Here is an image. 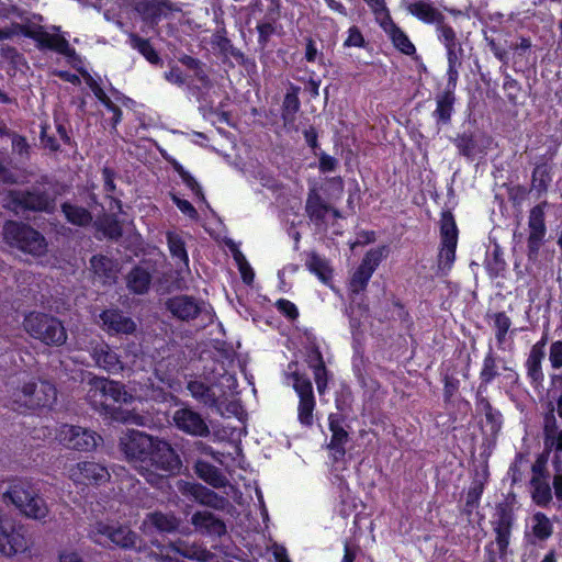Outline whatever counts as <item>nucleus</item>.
<instances>
[{
  "label": "nucleus",
  "mask_w": 562,
  "mask_h": 562,
  "mask_svg": "<svg viewBox=\"0 0 562 562\" xmlns=\"http://www.w3.org/2000/svg\"><path fill=\"white\" fill-rule=\"evenodd\" d=\"M236 382L235 378L229 374H222L218 379L207 382L202 380H191L187 384L190 395L199 403L206 407L221 411V405L227 400L225 386L231 387Z\"/></svg>",
  "instance_id": "nucleus-8"
},
{
  "label": "nucleus",
  "mask_w": 562,
  "mask_h": 562,
  "mask_svg": "<svg viewBox=\"0 0 562 562\" xmlns=\"http://www.w3.org/2000/svg\"><path fill=\"white\" fill-rule=\"evenodd\" d=\"M549 206L548 201H542L529 210L528 214V239L527 250L528 258L536 259L539 255L541 246L546 241L547 225L546 210Z\"/></svg>",
  "instance_id": "nucleus-14"
},
{
  "label": "nucleus",
  "mask_w": 562,
  "mask_h": 562,
  "mask_svg": "<svg viewBox=\"0 0 562 562\" xmlns=\"http://www.w3.org/2000/svg\"><path fill=\"white\" fill-rule=\"evenodd\" d=\"M211 44L213 47L217 48L224 57H227V49L232 48V42L226 36L224 29L216 31L212 35Z\"/></svg>",
  "instance_id": "nucleus-60"
},
{
  "label": "nucleus",
  "mask_w": 562,
  "mask_h": 562,
  "mask_svg": "<svg viewBox=\"0 0 562 562\" xmlns=\"http://www.w3.org/2000/svg\"><path fill=\"white\" fill-rule=\"evenodd\" d=\"M90 539L100 544L108 546L114 543L123 549L136 548L138 536L136 532L125 526L106 525L98 522L89 531Z\"/></svg>",
  "instance_id": "nucleus-13"
},
{
  "label": "nucleus",
  "mask_w": 562,
  "mask_h": 562,
  "mask_svg": "<svg viewBox=\"0 0 562 562\" xmlns=\"http://www.w3.org/2000/svg\"><path fill=\"white\" fill-rule=\"evenodd\" d=\"M404 5L412 15L426 24L435 25L443 16V13L428 0H405Z\"/></svg>",
  "instance_id": "nucleus-32"
},
{
  "label": "nucleus",
  "mask_w": 562,
  "mask_h": 562,
  "mask_svg": "<svg viewBox=\"0 0 562 562\" xmlns=\"http://www.w3.org/2000/svg\"><path fill=\"white\" fill-rule=\"evenodd\" d=\"M130 45L136 49L139 54H142L148 63L156 66L162 65V59L157 53V50L153 47L149 40L140 37L136 33L128 34Z\"/></svg>",
  "instance_id": "nucleus-42"
},
{
  "label": "nucleus",
  "mask_w": 562,
  "mask_h": 562,
  "mask_svg": "<svg viewBox=\"0 0 562 562\" xmlns=\"http://www.w3.org/2000/svg\"><path fill=\"white\" fill-rule=\"evenodd\" d=\"M157 437L140 430L130 429L120 438V450L125 459L139 472Z\"/></svg>",
  "instance_id": "nucleus-11"
},
{
  "label": "nucleus",
  "mask_w": 562,
  "mask_h": 562,
  "mask_svg": "<svg viewBox=\"0 0 562 562\" xmlns=\"http://www.w3.org/2000/svg\"><path fill=\"white\" fill-rule=\"evenodd\" d=\"M4 503L13 504L25 517L45 521L49 515V508L38 490L26 479H15L9 483L3 492Z\"/></svg>",
  "instance_id": "nucleus-5"
},
{
  "label": "nucleus",
  "mask_w": 562,
  "mask_h": 562,
  "mask_svg": "<svg viewBox=\"0 0 562 562\" xmlns=\"http://www.w3.org/2000/svg\"><path fill=\"white\" fill-rule=\"evenodd\" d=\"M165 306L177 319L190 322L201 314L203 302L191 295L180 294L169 297Z\"/></svg>",
  "instance_id": "nucleus-22"
},
{
  "label": "nucleus",
  "mask_w": 562,
  "mask_h": 562,
  "mask_svg": "<svg viewBox=\"0 0 562 562\" xmlns=\"http://www.w3.org/2000/svg\"><path fill=\"white\" fill-rule=\"evenodd\" d=\"M89 385L87 398L95 411L115 422L127 423L130 420L128 412L113 406L130 404L134 400L123 383L106 378H93Z\"/></svg>",
  "instance_id": "nucleus-3"
},
{
  "label": "nucleus",
  "mask_w": 562,
  "mask_h": 562,
  "mask_svg": "<svg viewBox=\"0 0 562 562\" xmlns=\"http://www.w3.org/2000/svg\"><path fill=\"white\" fill-rule=\"evenodd\" d=\"M157 547H160V544ZM161 548H168L186 559L198 562H213L216 558L215 554L209 551L203 544L199 542L190 543L182 539L169 541L168 544L161 546Z\"/></svg>",
  "instance_id": "nucleus-26"
},
{
  "label": "nucleus",
  "mask_w": 562,
  "mask_h": 562,
  "mask_svg": "<svg viewBox=\"0 0 562 562\" xmlns=\"http://www.w3.org/2000/svg\"><path fill=\"white\" fill-rule=\"evenodd\" d=\"M173 170L180 176L186 186L202 201H205L204 193L198 181L173 158H166Z\"/></svg>",
  "instance_id": "nucleus-49"
},
{
  "label": "nucleus",
  "mask_w": 562,
  "mask_h": 562,
  "mask_svg": "<svg viewBox=\"0 0 562 562\" xmlns=\"http://www.w3.org/2000/svg\"><path fill=\"white\" fill-rule=\"evenodd\" d=\"M91 269L102 283H112L116 279L117 266L102 255H95L90 259Z\"/></svg>",
  "instance_id": "nucleus-37"
},
{
  "label": "nucleus",
  "mask_w": 562,
  "mask_h": 562,
  "mask_svg": "<svg viewBox=\"0 0 562 562\" xmlns=\"http://www.w3.org/2000/svg\"><path fill=\"white\" fill-rule=\"evenodd\" d=\"M487 477V471H484L483 474H476L473 479L469 491L467 493L465 504L463 508V513L468 516H471L473 510L479 506L482 493L485 487Z\"/></svg>",
  "instance_id": "nucleus-40"
},
{
  "label": "nucleus",
  "mask_w": 562,
  "mask_h": 562,
  "mask_svg": "<svg viewBox=\"0 0 562 562\" xmlns=\"http://www.w3.org/2000/svg\"><path fill=\"white\" fill-rule=\"evenodd\" d=\"M514 520L515 517L512 505L507 502L498 503L491 521L495 533V542H491L486 546L488 562H496L495 552L493 551L494 544L497 547L501 558L507 554Z\"/></svg>",
  "instance_id": "nucleus-10"
},
{
  "label": "nucleus",
  "mask_w": 562,
  "mask_h": 562,
  "mask_svg": "<svg viewBox=\"0 0 562 562\" xmlns=\"http://www.w3.org/2000/svg\"><path fill=\"white\" fill-rule=\"evenodd\" d=\"M485 391H476L475 406L476 411L484 414L486 423L491 426L492 432H497L502 427V414L495 409L488 398L484 396Z\"/></svg>",
  "instance_id": "nucleus-36"
},
{
  "label": "nucleus",
  "mask_w": 562,
  "mask_h": 562,
  "mask_svg": "<svg viewBox=\"0 0 562 562\" xmlns=\"http://www.w3.org/2000/svg\"><path fill=\"white\" fill-rule=\"evenodd\" d=\"M25 37L35 41L37 48L41 50H53L68 58H74L76 56V50L70 47L68 41L64 36L50 34L41 25L31 26L30 31L25 33Z\"/></svg>",
  "instance_id": "nucleus-18"
},
{
  "label": "nucleus",
  "mask_w": 562,
  "mask_h": 562,
  "mask_svg": "<svg viewBox=\"0 0 562 562\" xmlns=\"http://www.w3.org/2000/svg\"><path fill=\"white\" fill-rule=\"evenodd\" d=\"M532 533L539 540H547L553 532L550 519L543 513H536L532 516Z\"/></svg>",
  "instance_id": "nucleus-50"
},
{
  "label": "nucleus",
  "mask_w": 562,
  "mask_h": 562,
  "mask_svg": "<svg viewBox=\"0 0 562 562\" xmlns=\"http://www.w3.org/2000/svg\"><path fill=\"white\" fill-rule=\"evenodd\" d=\"M345 47H364L366 40L358 26L353 25L348 30V36L344 42Z\"/></svg>",
  "instance_id": "nucleus-62"
},
{
  "label": "nucleus",
  "mask_w": 562,
  "mask_h": 562,
  "mask_svg": "<svg viewBox=\"0 0 562 562\" xmlns=\"http://www.w3.org/2000/svg\"><path fill=\"white\" fill-rule=\"evenodd\" d=\"M31 546L23 526H15L10 520L0 518V553L4 557H13L25 552Z\"/></svg>",
  "instance_id": "nucleus-15"
},
{
  "label": "nucleus",
  "mask_w": 562,
  "mask_h": 562,
  "mask_svg": "<svg viewBox=\"0 0 562 562\" xmlns=\"http://www.w3.org/2000/svg\"><path fill=\"white\" fill-rule=\"evenodd\" d=\"M498 369L496 363V356L493 352V349L490 348V351L484 357L482 369L480 372V380L481 383L477 387V391H486L487 385L496 378L498 376Z\"/></svg>",
  "instance_id": "nucleus-46"
},
{
  "label": "nucleus",
  "mask_w": 562,
  "mask_h": 562,
  "mask_svg": "<svg viewBox=\"0 0 562 562\" xmlns=\"http://www.w3.org/2000/svg\"><path fill=\"white\" fill-rule=\"evenodd\" d=\"M543 439L544 446L548 447V439L559 434L561 429L558 427V420L554 415L553 403L548 404V412L543 415Z\"/></svg>",
  "instance_id": "nucleus-53"
},
{
  "label": "nucleus",
  "mask_w": 562,
  "mask_h": 562,
  "mask_svg": "<svg viewBox=\"0 0 562 562\" xmlns=\"http://www.w3.org/2000/svg\"><path fill=\"white\" fill-rule=\"evenodd\" d=\"M183 521L172 512L155 510L148 513L143 521L146 529H154L160 533H188V528H182Z\"/></svg>",
  "instance_id": "nucleus-23"
},
{
  "label": "nucleus",
  "mask_w": 562,
  "mask_h": 562,
  "mask_svg": "<svg viewBox=\"0 0 562 562\" xmlns=\"http://www.w3.org/2000/svg\"><path fill=\"white\" fill-rule=\"evenodd\" d=\"M445 47L448 60V82L457 83L459 78V68L462 65L463 48L460 42Z\"/></svg>",
  "instance_id": "nucleus-44"
},
{
  "label": "nucleus",
  "mask_w": 562,
  "mask_h": 562,
  "mask_svg": "<svg viewBox=\"0 0 562 562\" xmlns=\"http://www.w3.org/2000/svg\"><path fill=\"white\" fill-rule=\"evenodd\" d=\"M344 417L338 414H330L328 416L329 430L331 431L328 448L333 452L335 461L344 459L346 454L345 446L349 441V435L344 428Z\"/></svg>",
  "instance_id": "nucleus-28"
},
{
  "label": "nucleus",
  "mask_w": 562,
  "mask_h": 562,
  "mask_svg": "<svg viewBox=\"0 0 562 562\" xmlns=\"http://www.w3.org/2000/svg\"><path fill=\"white\" fill-rule=\"evenodd\" d=\"M57 438L68 449L78 451L93 450L100 437L92 430L75 425H63L58 430Z\"/></svg>",
  "instance_id": "nucleus-16"
},
{
  "label": "nucleus",
  "mask_w": 562,
  "mask_h": 562,
  "mask_svg": "<svg viewBox=\"0 0 562 562\" xmlns=\"http://www.w3.org/2000/svg\"><path fill=\"white\" fill-rule=\"evenodd\" d=\"M551 166L548 162H539L532 170L531 188L535 189L539 195L547 193L552 181Z\"/></svg>",
  "instance_id": "nucleus-45"
},
{
  "label": "nucleus",
  "mask_w": 562,
  "mask_h": 562,
  "mask_svg": "<svg viewBox=\"0 0 562 562\" xmlns=\"http://www.w3.org/2000/svg\"><path fill=\"white\" fill-rule=\"evenodd\" d=\"M440 239L441 247L438 254V270L442 274H447L456 260V248L458 244V228L453 214L450 211L441 213Z\"/></svg>",
  "instance_id": "nucleus-12"
},
{
  "label": "nucleus",
  "mask_w": 562,
  "mask_h": 562,
  "mask_svg": "<svg viewBox=\"0 0 562 562\" xmlns=\"http://www.w3.org/2000/svg\"><path fill=\"white\" fill-rule=\"evenodd\" d=\"M7 393L8 407L21 414L50 409L57 402L56 386L36 378L13 380L8 384Z\"/></svg>",
  "instance_id": "nucleus-1"
},
{
  "label": "nucleus",
  "mask_w": 562,
  "mask_h": 562,
  "mask_svg": "<svg viewBox=\"0 0 562 562\" xmlns=\"http://www.w3.org/2000/svg\"><path fill=\"white\" fill-rule=\"evenodd\" d=\"M23 327L32 338L46 346L59 347L67 341V330L63 322L50 314L31 312L24 317Z\"/></svg>",
  "instance_id": "nucleus-6"
},
{
  "label": "nucleus",
  "mask_w": 562,
  "mask_h": 562,
  "mask_svg": "<svg viewBox=\"0 0 562 562\" xmlns=\"http://www.w3.org/2000/svg\"><path fill=\"white\" fill-rule=\"evenodd\" d=\"M187 69L193 71V77L205 89L212 88L213 83L207 72V66L201 59L183 54L178 58Z\"/></svg>",
  "instance_id": "nucleus-38"
},
{
  "label": "nucleus",
  "mask_w": 562,
  "mask_h": 562,
  "mask_svg": "<svg viewBox=\"0 0 562 562\" xmlns=\"http://www.w3.org/2000/svg\"><path fill=\"white\" fill-rule=\"evenodd\" d=\"M167 243L170 250V254L173 258L179 259L182 261L186 266L189 263L188 254L184 247V241L182 238L172 232L167 233Z\"/></svg>",
  "instance_id": "nucleus-52"
},
{
  "label": "nucleus",
  "mask_w": 562,
  "mask_h": 562,
  "mask_svg": "<svg viewBox=\"0 0 562 562\" xmlns=\"http://www.w3.org/2000/svg\"><path fill=\"white\" fill-rule=\"evenodd\" d=\"M91 357L99 368L109 373H119L124 369L120 356L105 342H99L93 346Z\"/></svg>",
  "instance_id": "nucleus-30"
},
{
  "label": "nucleus",
  "mask_w": 562,
  "mask_h": 562,
  "mask_svg": "<svg viewBox=\"0 0 562 562\" xmlns=\"http://www.w3.org/2000/svg\"><path fill=\"white\" fill-rule=\"evenodd\" d=\"M506 268V262L502 257L499 248L496 246L492 256L486 260V270L493 278L498 277Z\"/></svg>",
  "instance_id": "nucleus-58"
},
{
  "label": "nucleus",
  "mask_w": 562,
  "mask_h": 562,
  "mask_svg": "<svg viewBox=\"0 0 562 562\" xmlns=\"http://www.w3.org/2000/svg\"><path fill=\"white\" fill-rule=\"evenodd\" d=\"M297 362H290L288 366V378L293 381V389L299 396L297 420L306 428L314 425V411L316 398L313 391V384L310 378L296 370Z\"/></svg>",
  "instance_id": "nucleus-9"
},
{
  "label": "nucleus",
  "mask_w": 562,
  "mask_h": 562,
  "mask_svg": "<svg viewBox=\"0 0 562 562\" xmlns=\"http://www.w3.org/2000/svg\"><path fill=\"white\" fill-rule=\"evenodd\" d=\"M305 213L317 228L324 231L328 227L329 217H341L339 210L327 203L315 188L310 189L307 193Z\"/></svg>",
  "instance_id": "nucleus-17"
},
{
  "label": "nucleus",
  "mask_w": 562,
  "mask_h": 562,
  "mask_svg": "<svg viewBox=\"0 0 562 562\" xmlns=\"http://www.w3.org/2000/svg\"><path fill=\"white\" fill-rule=\"evenodd\" d=\"M530 493L533 503L540 507H548L552 503V488L549 479L530 480Z\"/></svg>",
  "instance_id": "nucleus-43"
},
{
  "label": "nucleus",
  "mask_w": 562,
  "mask_h": 562,
  "mask_svg": "<svg viewBox=\"0 0 562 562\" xmlns=\"http://www.w3.org/2000/svg\"><path fill=\"white\" fill-rule=\"evenodd\" d=\"M495 327V338L497 344L501 346L506 340V335L510 328L512 321L505 312H498L492 316Z\"/></svg>",
  "instance_id": "nucleus-54"
},
{
  "label": "nucleus",
  "mask_w": 562,
  "mask_h": 562,
  "mask_svg": "<svg viewBox=\"0 0 562 562\" xmlns=\"http://www.w3.org/2000/svg\"><path fill=\"white\" fill-rule=\"evenodd\" d=\"M554 449V456L552 460V465H557L558 461H561L562 464V429L559 434L548 439V447Z\"/></svg>",
  "instance_id": "nucleus-64"
},
{
  "label": "nucleus",
  "mask_w": 562,
  "mask_h": 562,
  "mask_svg": "<svg viewBox=\"0 0 562 562\" xmlns=\"http://www.w3.org/2000/svg\"><path fill=\"white\" fill-rule=\"evenodd\" d=\"M60 195L57 182L47 176L41 177L24 190H10L3 206L13 211L53 214L57 209V198Z\"/></svg>",
  "instance_id": "nucleus-2"
},
{
  "label": "nucleus",
  "mask_w": 562,
  "mask_h": 562,
  "mask_svg": "<svg viewBox=\"0 0 562 562\" xmlns=\"http://www.w3.org/2000/svg\"><path fill=\"white\" fill-rule=\"evenodd\" d=\"M307 269L315 273L324 283H328L331 279V269L328 262L316 252H310L306 260Z\"/></svg>",
  "instance_id": "nucleus-48"
},
{
  "label": "nucleus",
  "mask_w": 562,
  "mask_h": 562,
  "mask_svg": "<svg viewBox=\"0 0 562 562\" xmlns=\"http://www.w3.org/2000/svg\"><path fill=\"white\" fill-rule=\"evenodd\" d=\"M456 87L457 83L447 82L445 90L436 94V109L432 112V117L437 125H448L451 122L456 103Z\"/></svg>",
  "instance_id": "nucleus-27"
},
{
  "label": "nucleus",
  "mask_w": 562,
  "mask_h": 562,
  "mask_svg": "<svg viewBox=\"0 0 562 562\" xmlns=\"http://www.w3.org/2000/svg\"><path fill=\"white\" fill-rule=\"evenodd\" d=\"M549 360L553 369L562 368V340L553 341L549 349Z\"/></svg>",
  "instance_id": "nucleus-63"
},
{
  "label": "nucleus",
  "mask_w": 562,
  "mask_h": 562,
  "mask_svg": "<svg viewBox=\"0 0 562 562\" xmlns=\"http://www.w3.org/2000/svg\"><path fill=\"white\" fill-rule=\"evenodd\" d=\"M176 427L191 436L206 437L210 435V428L202 416L188 407L177 409L173 414Z\"/></svg>",
  "instance_id": "nucleus-24"
},
{
  "label": "nucleus",
  "mask_w": 562,
  "mask_h": 562,
  "mask_svg": "<svg viewBox=\"0 0 562 562\" xmlns=\"http://www.w3.org/2000/svg\"><path fill=\"white\" fill-rule=\"evenodd\" d=\"M379 25L386 33L394 47L401 53L412 56L416 53L415 45L411 42L406 33L390 16H384Z\"/></svg>",
  "instance_id": "nucleus-31"
},
{
  "label": "nucleus",
  "mask_w": 562,
  "mask_h": 562,
  "mask_svg": "<svg viewBox=\"0 0 562 562\" xmlns=\"http://www.w3.org/2000/svg\"><path fill=\"white\" fill-rule=\"evenodd\" d=\"M69 476L78 484L101 485L110 480L108 469L93 461L78 462L70 469Z\"/></svg>",
  "instance_id": "nucleus-20"
},
{
  "label": "nucleus",
  "mask_w": 562,
  "mask_h": 562,
  "mask_svg": "<svg viewBox=\"0 0 562 562\" xmlns=\"http://www.w3.org/2000/svg\"><path fill=\"white\" fill-rule=\"evenodd\" d=\"M548 457L544 453L539 454L531 465V479L530 480H543L550 479V474L547 469Z\"/></svg>",
  "instance_id": "nucleus-59"
},
{
  "label": "nucleus",
  "mask_w": 562,
  "mask_h": 562,
  "mask_svg": "<svg viewBox=\"0 0 562 562\" xmlns=\"http://www.w3.org/2000/svg\"><path fill=\"white\" fill-rule=\"evenodd\" d=\"M103 328L111 334L132 335L137 325L134 319L117 308L105 310L100 314Z\"/></svg>",
  "instance_id": "nucleus-25"
},
{
  "label": "nucleus",
  "mask_w": 562,
  "mask_h": 562,
  "mask_svg": "<svg viewBox=\"0 0 562 562\" xmlns=\"http://www.w3.org/2000/svg\"><path fill=\"white\" fill-rule=\"evenodd\" d=\"M454 145L457 146L460 155L469 159H473L477 153H481V150L477 147L476 140L470 133H463L459 135L454 139Z\"/></svg>",
  "instance_id": "nucleus-51"
},
{
  "label": "nucleus",
  "mask_w": 562,
  "mask_h": 562,
  "mask_svg": "<svg viewBox=\"0 0 562 562\" xmlns=\"http://www.w3.org/2000/svg\"><path fill=\"white\" fill-rule=\"evenodd\" d=\"M60 209L67 222L72 225L85 227L92 222L91 212L83 206L67 201L60 205Z\"/></svg>",
  "instance_id": "nucleus-41"
},
{
  "label": "nucleus",
  "mask_w": 562,
  "mask_h": 562,
  "mask_svg": "<svg viewBox=\"0 0 562 562\" xmlns=\"http://www.w3.org/2000/svg\"><path fill=\"white\" fill-rule=\"evenodd\" d=\"M280 18L279 0H272L262 22L257 25L259 43L266 45L274 33V24Z\"/></svg>",
  "instance_id": "nucleus-39"
},
{
  "label": "nucleus",
  "mask_w": 562,
  "mask_h": 562,
  "mask_svg": "<svg viewBox=\"0 0 562 562\" xmlns=\"http://www.w3.org/2000/svg\"><path fill=\"white\" fill-rule=\"evenodd\" d=\"M299 88L292 86V91L286 92L284 95L283 104H282V116L284 120L288 116H294L295 113L300 110V100L297 97Z\"/></svg>",
  "instance_id": "nucleus-57"
},
{
  "label": "nucleus",
  "mask_w": 562,
  "mask_h": 562,
  "mask_svg": "<svg viewBox=\"0 0 562 562\" xmlns=\"http://www.w3.org/2000/svg\"><path fill=\"white\" fill-rule=\"evenodd\" d=\"M188 491L198 503L213 509L223 510L227 505H229L226 497L218 495L214 491L201 484H190Z\"/></svg>",
  "instance_id": "nucleus-33"
},
{
  "label": "nucleus",
  "mask_w": 562,
  "mask_h": 562,
  "mask_svg": "<svg viewBox=\"0 0 562 562\" xmlns=\"http://www.w3.org/2000/svg\"><path fill=\"white\" fill-rule=\"evenodd\" d=\"M11 139H12L13 151L21 157L29 158L31 147H30V144L27 143L26 138L22 135H19L16 133L12 132Z\"/></svg>",
  "instance_id": "nucleus-61"
},
{
  "label": "nucleus",
  "mask_w": 562,
  "mask_h": 562,
  "mask_svg": "<svg viewBox=\"0 0 562 562\" xmlns=\"http://www.w3.org/2000/svg\"><path fill=\"white\" fill-rule=\"evenodd\" d=\"M125 280L130 292L143 295L149 291L153 276L147 268L136 266L126 274Z\"/></svg>",
  "instance_id": "nucleus-34"
},
{
  "label": "nucleus",
  "mask_w": 562,
  "mask_h": 562,
  "mask_svg": "<svg viewBox=\"0 0 562 562\" xmlns=\"http://www.w3.org/2000/svg\"><path fill=\"white\" fill-rule=\"evenodd\" d=\"M135 10L143 21L151 27L158 25L162 19H168L173 12H180V8L169 0H140Z\"/></svg>",
  "instance_id": "nucleus-19"
},
{
  "label": "nucleus",
  "mask_w": 562,
  "mask_h": 562,
  "mask_svg": "<svg viewBox=\"0 0 562 562\" xmlns=\"http://www.w3.org/2000/svg\"><path fill=\"white\" fill-rule=\"evenodd\" d=\"M99 228L111 239H119L123 234L122 226L115 216H105L100 220Z\"/></svg>",
  "instance_id": "nucleus-55"
},
{
  "label": "nucleus",
  "mask_w": 562,
  "mask_h": 562,
  "mask_svg": "<svg viewBox=\"0 0 562 562\" xmlns=\"http://www.w3.org/2000/svg\"><path fill=\"white\" fill-rule=\"evenodd\" d=\"M438 34V40L445 45L449 46L459 43L456 31L451 25L446 22V16L441 18L439 23L435 24Z\"/></svg>",
  "instance_id": "nucleus-56"
},
{
  "label": "nucleus",
  "mask_w": 562,
  "mask_h": 562,
  "mask_svg": "<svg viewBox=\"0 0 562 562\" xmlns=\"http://www.w3.org/2000/svg\"><path fill=\"white\" fill-rule=\"evenodd\" d=\"M194 471L201 480L214 488H222L229 484L228 479L223 474V472L206 461H196Z\"/></svg>",
  "instance_id": "nucleus-35"
},
{
  "label": "nucleus",
  "mask_w": 562,
  "mask_h": 562,
  "mask_svg": "<svg viewBox=\"0 0 562 562\" xmlns=\"http://www.w3.org/2000/svg\"><path fill=\"white\" fill-rule=\"evenodd\" d=\"M2 235L8 245L32 256L40 257L47 250L45 237L27 224L8 221L3 225Z\"/></svg>",
  "instance_id": "nucleus-7"
},
{
  "label": "nucleus",
  "mask_w": 562,
  "mask_h": 562,
  "mask_svg": "<svg viewBox=\"0 0 562 562\" xmlns=\"http://www.w3.org/2000/svg\"><path fill=\"white\" fill-rule=\"evenodd\" d=\"M181 465V460L171 445L157 437L147 460L140 465L139 474L151 486L164 488L167 477L179 472Z\"/></svg>",
  "instance_id": "nucleus-4"
},
{
  "label": "nucleus",
  "mask_w": 562,
  "mask_h": 562,
  "mask_svg": "<svg viewBox=\"0 0 562 562\" xmlns=\"http://www.w3.org/2000/svg\"><path fill=\"white\" fill-rule=\"evenodd\" d=\"M191 524L204 536L222 537L227 532L226 524L207 510L195 512L191 517Z\"/></svg>",
  "instance_id": "nucleus-29"
},
{
  "label": "nucleus",
  "mask_w": 562,
  "mask_h": 562,
  "mask_svg": "<svg viewBox=\"0 0 562 562\" xmlns=\"http://www.w3.org/2000/svg\"><path fill=\"white\" fill-rule=\"evenodd\" d=\"M381 260V249H371L364 255L360 266L350 280V290L352 293L358 294L367 288L369 280L379 267Z\"/></svg>",
  "instance_id": "nucleus-21"
},
{
  "label": "nucleus",
  "mask_w": 562,
  "mask_h": 562,
  "mask_svg": "<svg viewBox=\"0 0 562 562\" xmlns=\"http://www.w3.org/2000/svg\"><path fill=\"white\" fill-rule=\"evenodd\" d=\"M543 358L544 353H540L530 349L526 361L527 375L531 383L536 386L540 385L544 379L541 366Z\"/></svg>",
  "instance_id": "nucleus-47"
}]
</instances>
